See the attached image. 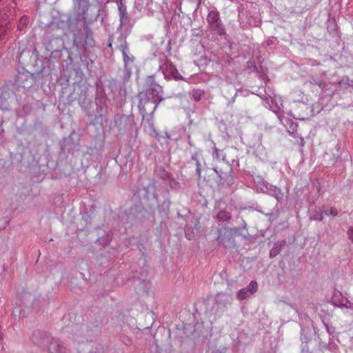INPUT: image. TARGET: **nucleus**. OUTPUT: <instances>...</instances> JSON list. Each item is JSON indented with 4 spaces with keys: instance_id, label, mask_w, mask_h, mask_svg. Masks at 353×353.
Listing matches in <instances>:
<instances>
[{
    "instance_id": "nucleus-3",
    "label": "nucleus",
    "mask_w": 353,
    "mask_h": 353,
    "mask_svg": "<svg viewBox=\"0 0 353 353\" xmlns=\"http://www.w3.org/2000/svg\"><path fill=\"white\" fill-rule=\"evenodd\" d=\"M49 350L50 353H65V348L57 343H52L49 347Z\"/></svg>"
},
{
    "instance_id": "nucleus-10",
    "label": "nucleus",
    "mask_w": 353,
    "mask_h": 353,
    "mask_svg": "<svg viewBox=\"0 0 353 353\" xmlns=\"http://www.w3.org/2000/svg\"><path fill=\"white\" fill-rule=\"evenodd\" d=\"M204 94V91L201 90H194L192 92L193 99L196 101H199L201 99V97Z\"/></svg>"
},
{
    "instance_id": "nucleus-14",
    "label": "nucleus",
    "mask_w": 353,
    "mask_h": 353,
    "mask_svg": "<svg viewBox=\"0 0 353 353\" xmlns=\"http://www.w3.org/2000/svg\"><path fill=\"white\" fill-rule=\"evenodd\" d=\"M228 229L225 228L224 230H219V236H218V239H222V233L224 232V233H226L228 232Z\"/></svg>"
},
{
    "instance_id": "nucleus-6",
    "label": "nucleus",
    "mask_w": 353,
    "mask_h": 353,
    "mask_svg": "<svg viewBox=\"0 0 353 353\" xmlns=\"http://www.w3.org/2000/svg\"><path fill=\"white\" fill-rule=\"evenodd\" d=\"M121 50H122V54H123V60H124L125 63L132 61V57H130L128 54V47L126 46H123Z\"/></svg>"
},
{
    "instance_id": "nucleus-1",
    "label": "nucleus",
    "mask_w": 353,
    "mask_h": 353,
    "mask_svg": "<svg viewBox=\"0 0 353 353\" xmlns=\"http://www.w3.org/2000/svg\"><path fill=\"white\" fill-rule=\"evenodd\" d=\"M9 22L8 19L3 17L0 12V39L6 34L8 29Z\"/></svg>"
},
{
    "instance_id": "nucleus-13",
    "label": "nucleus",
    "mask_w": 353,
    "mask_h": 353,
    "mask_svg": "<svg viewBox=\"0 0 353 353\" xmlns=\"http://www.w3.org/2000/svg\"><path fill=\"white\" fill-rule=\"evenodd\" d=\"M347 234L349 239L353 242V226L348 230Z\"/></svg>"
},
{
    "instance_id": "nucleus-15",
    "label": "nucleus",
    "mask_w": 353,
    "mask_h": 353,
    "mask_svg": "<svg viewBox=\"0 0 353 353\" xmlns=\"http://www.w3.org/2000/svg\"><path fill=\"white\" fill-rule=\"evenodd\" d=\"M314 219L318 220V221H322L323 219V216L322 213L319 214V215H316L314 217Z\"/></svg>"
},
{
    "instance_id": "nucleus-9",
    "label": "nucleus",
    "mask_w": 353,
    "mask_h": 353,
    "mask_svg": "<svg viewBox=\"0 0 353 353\" xmlns=\"http://www.w3.org/2000/svg\"><path fill=\"white\" fill-rule=\"evenodd\" d=\"M28 23V18L26 16H23L19 20L18 28L20 30H22L27 26Z\"/></svg>"
},
{
    "instance_id": "nucleus-8",
    "label": "nucleus",
    "mask_w": 353,
    "mask_h": 353,
    "mask_svg": "<svg viewBox=\"0 0 353 353\" xmlns=\"http://www.w3.org/2000/svg\"><path fill=\"white\" fill-rule=\"evenodd\" d=\"M249 291L247 288H243L239 291L237 293V299L239 300H243L248 296Z\"/></svg>"
},
{
    "instance_id": "nucleus-11",
    "label": "nucleus",
    "mask_w": 353,
    "mask_h": 353,
    "mask_svg": "<svg viewBox=\"0 0 353 353\" xmlns=\"http://www.w3.org/2000/svg\"><path fill=\"white\" fill-rule=\"evenodd\" d=\"M325 214L326 215L330 214V215H332L333 216H336L338 214V210H337V209L336 208L331 207L330 208V210H329V212H328L327 210H325Z\"/></svg>"
},
{
    "instance_id": "nucleus-5",
    "label": "nucleus",
    "mask_w": 353,
    "mask_h": 353,
    "mask_svg": "<svg viewBox=\"0 0 353 353\" xmlns=\"http://www.w3.org/2000/svg\"><path fill=\"white\" fill-rule=\"evenodd\" d=\"M217 219L221 221H227L231 219L230 213L225 210H222L217 214Z\"/></svg>"
},
{
    "instance_id": "nucleus-2",
    "label": "nucleus",
    "mask_w": 353,
    "mask_h": 353,
    "mask_svg": "<svg viewBox=\"0 0 353 353\" xmlns=\"http://www.w3.org/2000/svg\"><path fill=\"white\" fill-rule=\"evenodd\" d=\"M207 20L211 25L217 24L219 20V13L216 10L210 11L207 17Z\"/></svg>"
},
{
    "instance_id": "nucleus-4",
    "label": "nucleus",
    "mask_w": 353,
    "mask_h": 353,
    "mask_svg": "<svg viewBox=\"0 0 353 353\" xmlns=\"http://www.w3.org/2000/svg\"><path fill=\"white\" fill-rule=\"evenodd\" d=\"M150 90H151V92H150V94L153 95V97H152L153 101L154 103H157V105L154 107V108H156L158 103L163 100V98L159 94V92L156 90V89L152 88L150 89Z\"/></svg>"
},
{
    "instance_id": "nucleus-7",
    "label": "nucleus",
    "mask_w": 353,
    "mask_h": 353,
    "mask_svg": "<svg viewBox=\"0 0 353 353\" xmlns=\"http://www.w3.org/2000/svg\"><path fill=\"white\" fill-rule=\"evenodd\" d=\"M250 294H253L258 290V284L256 281H252L250 283L248 288H246Z\"/></svg>"
},
{
    "instance_id": "nucleus-12",
    "label": "nucleus",
    "mask_w": 353,
    "mask_h": 353,
    "mask_svg": "<svg viewBox=\"0 0 353 353\" xmlns=\"http://www.w3.org/2000/svg\"><path fill=\"white\" fill-rule=\"evenodd\" d=\"M147 83L150 86H152L153 85H157L154 83V75L148 76L147 78Z\"/></svg>"
}]
</instances>
